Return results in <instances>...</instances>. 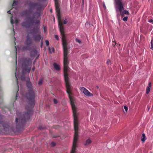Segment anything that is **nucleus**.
Here are the masks:
<instances>
[{"label":"nucleus","mask_w":153,"mask_h":153,"mask_svg":"<svg viewBox=\"0 0 153 153\" xmlns=\"http://www.w3.org/2000/svg\"><path fill=\"white\" fill-rule=\"evenodd\" d=\"M50 11H51V12H52V10H50Z\"/></svg>","instance_id":"c9c22d12"},{"label":"nucleus","mask_w":153,"mask_h":153,"mask_svg":"<svg viewBox=\"0 0 153 153\" xmlns=\"http://www.w3.org/2000/svg\"><path fill=\"white\" fill-rule=\"evenodd\" d=\"M91 139H88L86 140L85 143H84V145L87 146L88 145H89V144L91 143Z\"/></svg>","instance_id":"f8f14e48"},{"label":"nucleus","mask_w":153,"mask_h":153,"mask_svg":"<svg viewBox=\"0 0 153 153\" xmlns=\"http://www.w3.org/2000/svg\"><path fill=\"white\" fill-rule=\"evenodd\" d=\"M76 42H77L79 43V44H81L82 42L79 39H76Z\"/></svg>","instance_id":"2eb2a0df"},{"label":"nucleus","mask_w":153,"mask_h":153,"mask_svg":"<svg viewBox=\"0 0 153 153\" xmlns=\"http://www.w3.org/2000/svg\"><path fill=\"white\" fill-rule=\"evenodd\" d=\"M45 43L47 46H48L49 45V42L48 40L45 41Z\"/></svg>","instance_id":"f3484780"},{"label":"nucleus","mask_w":153,"mask_h":153,"mask_svg":"<svg viewBox=\"0 0 153 153\" xmlns=\"http://www.w3.org/2000/svg\"><path fill=\"white\" fill-rule=\"evenodd\" d=\"M18 90H19V87L18 86Z\"/></svg>","instance_id":"4c0bfd02"},{"label":"nucleus","mask_w":153,"mask_h":153,"mask_svg":"<svg viewBox=\"0 0 153 153\" xmlns=\"http://www.w3.org/2000/svg\"><path fill=\"white\" fill-rule=\"evenodd\" d=\"M53 65L55 69L56 70H60V68L59 65L55 63H54L53 64Z\"/></svg>","instance_id":"9b49d317"},{"label":"nucleus","mask_w":153,"mask_h":153,"mask_svg":"<svg viewBox=\"0 0 153 153\" xmlns=\"http://www.w3.org/2000/svg\"><path fill=\"white\" fill-rule=\"evenodd\" d=\"M16 3H17V2L15 1H14L13 3V6H15L16 5Z\"/></svg>","instance_id":"412c9836"},{"label":"nucleus","mask_w":153,"mask_h":153,"mask_svg":"<svg viewBox=\"0 0 153 153\" xmlns=\"http://www.w3.org/2000/svg\"><path fill=\"white\" fill-rule=\"evenodd\" d=\"M67 19H65V20H64V21H63V23L64 24H66V23H67Z\"/></svg>","instance_id":"5701e85b"},{"label":"nucleus","mask_w":153,"mask_h":153,"mask_svg":"<svg viewBox=\"0 0 153 153\" xmlns=\"http://www.w3.org/2000/svg\"><path fill=\"white\" fill-rule=\"evenodd\" d=\"M43 82V80L41 79L39 81V82L38 83L39 84H42V82Z\"/></svg>","instance_id":"b1692460"},{"label":"nucleus","mask_w":153,"mask_h":153,"mask_svg":"<svg viewBox=\"0 0 153 153\" xmlns=\"http://www.w3.org/2000/svg\"><path fill=\"white\" fill-rule=\"evenodd\" d=\"M35 69V68L34 66H33L32 68V70L33 71H34Z\"/></svg>","instance_id":"c756f323"},{"label":"nucleus","mask_w":153,"mask_h":153,"mask_svg":"<svg viewBox=\"0 0 153 153\" xmlns=\"http://www.w3.org/2000/svg\"><path fill=\"white\" fill-rule=\"evenodd\" d=\"M23 14L27 17L22 23V25L24 27H29L34 23V16L31 10L24 11Z\"/></svg>","instance_id":"f257e3e1"},{"label":"nucleus","mask_w":153,"mask_h":153,"mask_svg":"<svg viewBox=\"0 0 153 153\" xmlns=\"http://www.w3.org/2000/svg\"><path fill=\"white\" fill-rule=\"evenodd\" d=\"M17 94H16V98H17Z\"/></svg>","instance_id":"e433bc0d"},{"label":"nucleus","mask_w":153,"mask_h":153,"mask_svg":"<svg viewBox=\"0 0 153 153\" xmlns=\"http://www.w3.org/2000/svg\"><path fill=\"white\" fill-rule=\"evenodd\" d=\"M7 13H10V10H9L7 11Z\"/></svg>","instance_id":"72a5a7b5"},{"label":"nucleus","mask_w":153,"mask_h":153,"mask_svg":"<svg viewBox=\"0 0 153 153\" xmlns=\"http://www.w3.org/2000/svg\"><path fill=\"white\" fill-rule=\"evenodd\" d=\"M31 33H29L27 36V40L25 42V44L26 45H29L31 44V40L29 36L31 34Z\"/></svg>","instance_id":"6e6552de"},{"label":"nucleus","mask_w":153,"mask_h":153,"mask_svg":"<svg viewBox=\"0 0 153 153\" xmlns=\"http://www.w3.org/2000/svg\"><path fill=\"white\" fill-rule=\"evenodd\" d=\"M19 22V20H18V19H16L15 20V22L16 24H17V23H18Z\"/></svg>","instance_id":"cd10ccee"},{"label":"nucleus","mask_w":153,"mask_h":153,"mask_svg":"<svg viewBox=\"0 0 153 153\" xmlns=\"http://www.w3.org/2000/svg\"><path fill=\"white\" fill-rule=\"evenodd\" d=\"M151 87V82H149L148 86H147L146 89V93L147 94L149 93L150 91V88Z\"/></svg>","instance_id":"9d476101"},{"label":"nucleus","mask_w":153,"mask_h":153,"mask_svg":"<svg viewBox=\"0 0 153 153\" xmlns=\"http://www.w3.org/2000/svg\"><path fill=\"white\" fill-rule=\"evenodd\" d=\"M128 19V17L125 16L123 19V20L126 21H127Z\"/></svg>","instance_id":"dca6fc26"},{"label":"nucleus","mask_w":153,"mask_h":153,"mask_svg":"<svg viewBox=\"0 0 153 153\" xmlns=\"http://www.w3.org/2000/svg\"><path fill=\"white\" fill-rule=\"evenodd\" d=\"M55 37L56 40H59V38L57 35H55Z\"/></svg>","instance_id":"aec40b11"},{"label":"nucleus","mask_w":153,"mask_h":153,"mask_svg":"<svg viewBox=\"0 0 153 153\" xmlns=\"http://www.w3.org/2000/svg\"><path fill=\"white\" fill-rule=\"evenodd\" d=\"M49 51L51 53H52V52H53L54 51V49L53 48H49Z\"/></svg>","instance_id":"4468645a"},{"label":"nucleus","mask_w":153,"mask_h":153,"mask_svg":"<svg viewBox=\"0 0 153 153\" xmlns=\"http://www.w3.org/2000/svg\"><path fill=\"white\" fill-rule=\"evenodd\" d=\"M55 4L56 10L57 13L58 17L59 26L60 30V32L61 33H64V28L63 25L61 22V18L59 16L60 9L59 8V5L58 4V0H55Z\"/></svg>","instance_id":"7ed1b4c3"},{"label":"nucleus","mask_w":153,"mask_h":153,"mask_svg":"<svg viewBox=\"0 0 153 153\" xmlns=\"http://www.w3.org/2000/svg\"><path fill=\"white\" fill-rule=\"evenodd\" d=\"M111 61L110 60H108L107 61V63L108 65H109V64H110Z\"/></svg>","instance_id":"393cba45"},{"label":"nucleus","mask_w":153,"mask_h":153,"mask_svg":"<svg viewBox=\"0 0 153 153\" xmlns=\"http://www.w3.org/2000/svg\"><path fill=\"white\" fill-rule=\"evenodd\" d=\"M32 60L29 58H25L24 59V62L22 64V67L24 70L27 72H30L31 68Z\"/></svg>","instance_id":"20e7f679"},{"label":"nucleus","mask_w":153,"mask_h":153,"mask_svg":"<svg viewBox=\"0 0 153 153\" xmlns=\"http://www.w3.org/2000/svg\"><path fill=\"white\" fill-rule=\"evenodd\" d=\"M53 102L55 104H56L57 103V100L56 99H53Z\"/></svg>","instance_id":"4be33fe9"},{"label":"nucleus","mask_w":153,"mask_h":153,"mask_svg":"<svg viewBox=\"0 0 153 153\" xmlns=\"http://www.w3.org/2000/svg\"><path fill=\"white\" fill-rule=\"evenodd\" d=\"M103 6L104 8V9H106V6L105 5V3H103Z\"/></svg>","instance_id":"c85d7f7f"},{"label":"nucleus","mask_w":153,"mask_h":153,"mask_svg":"<svg viewBox=\"0 0 153 153\" xmlns=\"http://www.w3.org/2000/svg\"><path fill=\"white\" fill-rule=\"evenodd\" d=\"M84 1V0H82V2H83Z\"/></svg>","instance_id":"ea45409f"},{"label":"nucleus","mask_w":153,"mask_h":153,"mask_svg":"<svg viewBox=\"0 0 153 153\" xmlns=\"http://www.w3.org/2000/svg\"><path fill=\"white\" fill-rule=\"evenodd\" d=\"M124 108L125 109V111L126 112L128 110V107H127V106H124Z\"/></svg>","instance_id":"a211bd4d"},{"label":"nucleus","mask_w":153,"mask_h":153,"mask_svg":"<svg viewBox=\"0 0 153 153\" xmlns=\"http://www.w3.org/2000/svg\"><path fill=\"white\" fill-rule=\"evenodd\" d=\"M19 118H16V122H18L19 121L20 123L25 122L26 119H29L30 115L28 113H25L24 115H21L20 117L18 116Z\"/></svg>","instance_id":"423d86ee"},{"label":"nucleus","mask_w":153,"mask_h":153,"mask_svg":"<svg viewBox=\"0 0 153 153\" xmlns=\"http://www.w3.org/2000/svg\"><path fill=\"white\" fill-rule=\"evenodd\" d=\"M40 22V21H39V20H37V21H36V23L37 24H38V23H39Z\"/></svg>","instance_id":"7c9ffc66"},{"label":"nucleus","mask_w":153,"mask_h":153,"mask_svg":"<svg viewBox=\"0 0 153 153\" xmlns=\"http://www.w3.org/2000/svg\"><path fill=\"white\" fill-rule=\"evenodd\" d=\"M141 140L142 141H143V142H144L145 140H146V135L145 134H142Z\"/></svg>","instance_id":"ddd939ff"},{"label":"nucleus","mask_w":153,"mask_h":153,"mask_svg":"<svg viewBox=\"0 0 153 153\" xmlns=\"http://www.w3.org/2000/svg\"><path fill=\"white\" fill-rule=\"evenodd\" d=\"M153 22L152 19H150L149 21V22Z\"/></svg>","instance_id":"473e14b6"},{"label":"nucleus","mask_w":153,"mask_h":153,"mask_svg":"<svg viewBox=\"0 0 153 153\" xmlns=\"http://www.w3.org/2000/svg\"><path fill=\"white\" fill-rule=\"evenodd\" d=\"M151 48L152 49H153V44H152V41L151 42Z\"/></svg>","instance_id":"a878e982"},{"label":"nucleus","mask_w":153,"mask_h":153,"mask_svg":"<svg viewBox=\"0 0 153 153\" xmlns=\"http://www.w3.org/2000/svg\"><path fill=\"white\" fill-rule=\"evenodd\" d=\"M27 96L29 100V103L32 105H33L34 104L35 95L33 91L32 88H30L29 93L27 94Z\"/></svg>","instance_id":"39448f33"},{"label":"nucleus","mask_w":153,"mask_h":153,"mask_svg":"<svg viewBox=\"0 0 153 153\" xmlns=\"http://www.w3.org/2000/svg\"><path fill=\"white\" fill-rule=\"evenodd\" d=\"M51 145L52 146H55L56 145V143L54 142H52L51 143Z\"/></svg>","instance_id":"bb28decb"},{"label":"nucleus","mask_w":153,"mask_h":153,"mask_svg":"<svg viewBox=\"0 0 153 153\" xmlns=\"http://www.w3.org/2000/svg\"><path fill=\"white\" fill-rule=\"evenodd\" d=\"M81 91L83 93H84L86 96H88V97H90V96H92L93 94L90 92H89L88 90L86 88L84 87H82L81 88Z\"/></svg>","instance_id":"0eeeda50"},{"label":"nucleus","mask_w":153,"mask_h":153,"mask_svg":"<svg viewBox=\"0 0 153 153\" xmlns=\"http://www.w3.org/2000/svg\"><path fill=\"white\" fill-rule=\"evenodd\" d=\"M22 49L23 50H25L26 49H25V47H24V48H23Z\"/></svg>","instance_id":"f704fd0d"},{"label":"nucleus","mask_w":153,"mask_h":153,"mask_svg":"<svg viewBox=\"0 0 153 153\" xmlns=\"http://www.w3.org/2000/svg\"><path fill=\"white\" fill-rule=\"evenodd\" d=\"M11 23L12 24H14L13 19L12 17L11 18Z\"/></svg>","instance_id":"6ab92c4d"},{"label":"nucleus","mask_w":153,"mask_h":153,"mask_svg":"<svg viewBox=\"0 0 153 153\" xmlns=\"http://www.w3.org/2000/svg\"><path fill=\"white\" fill-rule=\"evenodd\" d=\"M16 47V50H17V48H16V47Z\"/></svg>","instance_id":"58836bf2"},{"label":"nucleus","mask_w":153,"mask_h":153,"mask_svg":"<svg viewBox=\"0 0 153 153\" xmlns=\"http://www.w3.org/2000/svg\"><path fill=\"white\" fill-rule=\"evenodd\" d=\"M42 36L39 33L36 35H34L33 37V39L36 41H39L42 38Z\"/></svg>","instance_id":"1a4fd4ad"},{"label":"nucleus","mask_w":153,"mask_h":153,"mask_svg":"<svg viewBox=\"0 0 153 153\" xmlns=\"http://www.w3.org/2000/svg\"><path fill=\"white\" fill-rule=\"evenodd\" d=\"M16 70H17V67L16 68V78L17 81V78L16 77Z\"/></svg>","instance_id":"2f4dec72"},{"label":"nucleus","mask_w":153,"mask_h":153,"mask_svg":"<svg viewBox=\"0 0 153 153\" xmlns=\"http://www.w3.org/2000/svg\"><path fill=\"white\" fill-rule=\"evenodd\" d=\"M121 0H114L115 7L117 13V16H118L121 15L122 17H123L125 14L128 15L129 13L128 10H124L123 5Z\"/></svg>","instance_id":"f03ea898"}]
</instances>
